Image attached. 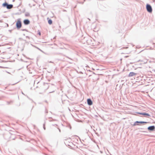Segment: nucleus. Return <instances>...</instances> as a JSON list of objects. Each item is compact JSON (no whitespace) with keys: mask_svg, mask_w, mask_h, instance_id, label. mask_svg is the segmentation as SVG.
I'll list each match as a JSON object with an SVG mask.
<instances>
[{"mask_svg":"<svg viewBox=\"0 0 155 155\" xmlns=\"http://www.w3.org/2000/svg\"><path fill=\"white\" fill-rule=\"evenodd\" d=\"M13 7V5H8L7 6V8L8 9H11Z\"/></svg>","mask_w":155,"mask_h":155,"instance_id":"6","label":"nucleus"},{"mask_svg":"<svg viewBox=\"0 0 155 155\" xmlns=\"http://www.w3.org/2000/svg\"><path fill=\"white\" fill-rule=\"evenodd\" d=\"M148 129L150 130H153L155 129V127L154 126H150L148 127Z\"/></svg>","mask_w":155,"mask_h":155,"instance_id":"5","label":"nucleus"},{"mask_svg":"<svg viewBox=\"0 0 155 155\" xmlns=\"http://www.w3.org/2000/svg\"><path fill=\"white\" fill-rule=\"evenodd\" d=\"M136 123H140V124H143V123H147V122H143V121H136Z\"/></svg>","mask_w":155,"mask_h":155,"instance_id":"9","label":"nucleus"},{"mask_svg":"<svg viewBox=\"0 0 155 155\" xmlns=\"http://www.w3.org/2000/svg\"><path fill=\"white\" fill-rule=\"evenodd\" d=\"M146 8L147 11L151 13L152 12V8L151 6L150 5L147 4L146 5Z\"/></svg>","mask_w":155,"mask_h":155,"instance_id":"2","label":"nucleus"},{"mask_svg":"<svg viewBox=\"0 0 155 155\" xmlns=\"http://www.w3.org/2000/svg\"><path fill=\"white\" fill-rule=\"evenodd\" d=\"M135 75V73L134 72H130L129 74V76L130 77L132 76Z\"/></svg>","mask_w":155,"mask_h":155,"instance_id":"8","label":"nucleus"},{"mask_svg":"<svg viewBox=\"0 0 155 155\" xmlns=\"http://www.w3.org/2000/svg\"><path fill=\"white\" fill-rule=\"evenodd\" d=\"M24 23L25 25H28L30 23V21L28 19H26L24 20Z\"/></svg>","mask_w":155,"mask_h":155,"instance_id":"4","label":"nucleus"},{"mask_svg":"<svg viewBox=\"0 0 155 155\" xmlns=\"http://www.w3.org/2000/svg\"><path fill=\"white\" fill-rule=\"evenodd\" d=\"M87 104L89 105H92L93 104L92 102L90 99H88L87 100Z\"/></svg>","mask_w":155,"mask_h":155,"instance_id":"3","label":"nucleus"},{"mask_svg":"<svg viewBox=\"0 0 155 155\" xmlns=\"http://www.w3.org/2000/svg\"><path fill=\"white\" fill-rule=\"evenodd\" d=\"M8 4L6 3H4L3 5V6L4 7L8 5Z\"/></svg>","mask_w":155,"mask_h":155,"instance_id":"11","label":"nucleus"},{"mask_svg":"<svg viewBox=\"0 0 155 155\" xmlns=\"http://www.w3.org/2000/svg\"><path fill=\"white\" fill-rule=\"evenodd\" d=\"M38 34L40 36L41 35V33L40 31H38Z\"/></svg>","mask_w":155,"mask_h":155,"instance_id":"12","label":"nucleus"},{"mask_svg":"<svg viewBox=\"0 0 155 155\" xmlns=\"http://www.w3.org/2000/svg\"><path fill=\"white\" fill-rule=\"evenodd\" d=\"M48 23L50 25H51L52 24V22L51 19H49L48 20Z\"/></svg>","mask_w":155,"mask_h":155,"instance_id":"10","label":"nucleus"},{"mask_svg":"<svg viewBox=\"0 0 155 155\" xmlns=\"http://www.w3.org/2000/svg\"><path fill=\"white\" fill-rule=\"evenodd\" d=\"M16 26L17 28H20L21 26V23L20 19H18L16 23Z\"/></svg>","mask_w":155,"mask_h":155,"instance_id":"1","label":"nucleus"},{"mask_svg":"<svg viewBox=\"0 0 155 155\" xmlns=\"http://www.w3.org/2000/svg\"><path fill=\"white\" fill-rule=\"evenodd\" d=\"M137 113L139 114H140L146 115L148 116H150V115L149 114H148L146 113Z\"/></svg>","mask_w":155,"mask_h":155,"instance_id":"7","label":"nucleus"}]
</instances>
